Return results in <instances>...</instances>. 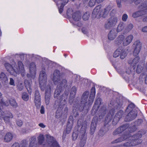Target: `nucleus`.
Returning <instances> with one entry per match:
<instances>
[{
  "label": "nucleus",
  "instance_id": "obj_62",
  "mask_svg": "<svg viewBox=\"0 0 147 147\" xmlns=\"http://www.w3.org/2000/svg\"><path fill=\"white\" fill-rule=\"evenodd\" d=\"M11 147H20V146L18 142H15L13 144Z\"/></svg>",
  "mask_w": 147,
  "mask_h": 147
},
{
  "label": "nucleus",
  "instance_id": "obj_22",
  "mask_svg": "<svg viewBox=\"0 0 147 147\" xmlns=\"http://www.w3.org/2000/svg\"><path fill=\"white\" fill-rule=\"evenodd\" d=\"M72 17L74 20L76 21H79L81 19V13L80 11H76L73 14Z\"/></svg>",
  "mask_w": 147,
  "mask_h": 147
},
{
  "label": "nucleus",
  "instance_id": "obj_36",
  "mask_svg": "<svg viewBox=\"0 0 147 147\" xmlns=\"http://www.w3.org/2000/svg\"><path fill=\"white\" fill-rule=\"evenodd\" d=\"M129 140L128 142L124 143L123 145L124 147H129L130 146H135V144L134 143L131 139Z\"/></svg>",
  "mask_w": 147,
  "mask_h": 147
},
{
  "label": "nucleus",
  "instance_id": "obj_1",
  "mask_svg": "<svg viewBox=\"0 0 147 147\" xmlns=\"http://www.w3.org/2000/svg\"><path fill=\"white\" fill-rule=\"evenodd\" d=\"M95 89L94 87H92L91 90V92L89 96V99L88 101H87L88 96L89 94V92L88 91H85L83 94L82 97V104H84V107L83 108L86 106H91L93 102L94 97L95 96Z\"/></svg>",
  "mask_w": 147,
  "mask_h": 147
},
{
  "label": "nucleus",
  "instance_id": "obj_59",
  "mask_svg": "<svg viewBox=\"0 0 147 147\" xmlns=\"http://www.w3.org/2000/svg\"><path fill=\"white\" fill-rule=\"evenodd\" d=\"M134 105L133 103H131L127 107V109H129L130 108L131 109H133L134 108Z\"/></svg>",
  "mask_w": 147,
  "mask_h": 147
},
{
  "label": "nucleus",
  "instance_id": "obj_52",
  "mask_svg": "<svg viewBox=\"0 0 147 147\" xmlns=\"http://www.w3.org/2000/svg\"><path fill=\"white\" fill-rule=\"evenodd\" d=\"M119 127L117 129L113 132V135H116L122 133Z\"/></svg>",
  "mask_w": 147,
  "mask_h": 147
},
{
  "label": "nucleus",
  "instance_id": "obj_12",
  "mask_svg": "<svg viewBox=\"0 0 147 147\" xmlns=\"http://www.w3.org/2000/svg\"><path fill=\"white\" fill-rule=\"evenodd\" d=\"M51 96V86L50 85L48 84L46 87L45 94V102L47 105H48L49 103Z\"/></svg>",
  "mask_w": 147,
  "mask_h": 147
},
{
  "label": "nucleus",
  "instance_id": "obj_28",
  "mask_svg": "<svg viewBox=\"0 0 147 147\" xmlns=\"http://www.w3.org/2000/svg\"><path fill=\"white\" fill-rule=\"evenodd\" d=\"M38 143L40 145L44 146L45 145V139L44 136L40 134L38 137Z\"/></svg>",
  "mask_w": 147,
  "mask_h": 147
},
{
  "label": "nucleus",
  "instance_id": "obj_64",
  "mask_svg": "<svg viewBox=\"0 0 147 147\" xmlns=\"http://www.w3.org/2000/svg\"><path fill=\"white\" fill-rule=\"evenodd\" d=\"M142 31L144 32H147V26L144 27L142 28Z\"/></svg>",
  "mask_w": 147,
  "mask_h": 147
},
{
  "label": "nucleus",
  "instance_id": "obj_34",
  "mask_svg": "<svg viewBox=\"0 0 147 147\" xmlns=\"http://www.w3.org/2000/svg\"><path fill=\"white\" fill-rule=\"evenodd\" d=\"M46 136L47 138V142L49 145H50L55 140L53 137L47 134L46 135Z\"/></svg>",
  "mask_w": 147,
  "mask_h": 147
},
{
  "label": "nucleus",
  "instance_id": "obj_7",
  "mask_svg": "<svg viewBox=\"0 0 147 147\" xmlns=\"http://www.w3.org/2000/svg\"><path fill=\"white\" fill-rule=\"evenodd\" d=\"M117 18L116 17H112L109 18L105 22L104 27L107 29H109L116 24Z\"/></svg>",
  "mask_w": 147,
  "mask_h": 147
},
{
  "label": "nucleus",
  "instance_id": "obj_63",
  "mask_svg": "<svg viewBox=\"0 0 147 147\" xmlns=\"http://www.w3.org/2000/svg\"><path fill=\"white\" fill-rule=\"evenodd\" d=\"M16 123L18 126L20 127L22 125L23 123L21 120H18L17 121Z\"/></svg>",
  "mask_w": 147,
  "mask_h": 147
},
{
  "label": "nucleus",
  "instance_id": "obj_19",
  "mask_svg": "<svg viewBox=\"0 0 147 147\" xmlns=\"http://www.w3.org/2000/svg\"><path fill=\"white\" fill-rule=\"evenodd\" d=\"M133 38V36L132 35H130L125 38L123 42V46H125L129 45L132 41Z\"/></svg>",
  "mask_w": 147,
  "mask_h": 147
},
{
  "label": "nucleus",
  "instance_id": "obj_31",
  "mask_svg": "<svg viewBox=\"0 0 147 147\" xmlns=\"http://www.w3.org/2000/svg\"><path fill=\"white\" fill-rule=\"evenodd\" d=\"M108 125H105L104 126L100 129L99 131V134L100 136L104 135L105 133L108 130V129L107 127Z\"/></svg>",
  "mask_w": 147,
  "mask_h": 147
},
{
  "label": "nucleus",
  "instance_id": "obj_6",
  "mask_svg": "<svg viewBox=\"0 0 147 147\" xmlns=\"http://www.w3.org/2000/svg\"><path fill=\"white\" fill-rule=\"evenodd\" d=\"M13 117V114L8 112L7 113L3 112L0 109V119H3L4 121L7 123L9 124L10 122V119Z\"/></svg>",
  "mask_w": 147,
  "mask_h": 147
},
{
  "label": "nucleus",
  "instance_id": "obj_35",
  "mask_svg": "<svg viewBox=\"0 0 147 147\" xmlns=\"http://www.w3.org/2000/svg\"><path fill=\"white\" fill-rule=\"evenodd\" d=\"M123 115V111L121 110H120L115 115L114 119H115L116 118H118V119L117 120L118 121L122 117Z\"/></svg>",
  "mask_w": 147,
  "mask_h": 147
},
{
  "label": "nucleus",
  "instance_id": "obj_13",
  "mask_svg": "<svg viewBox=\"0 0 147 147\" xmlns=\"http://www.w3.org/2000/svg\"><path fill=\"white\" fill-rule=\"evenodd\" d=\"M134 45H135V47L133 55L136 56L139 54L140 51L142 47V44L139 40H137L134 42Z\"/></svg>",
  "mask_w": 147,
  "mask_h": 147
},
{
  "label": "nucleus",
  "instance_id": "obj_60",
  "mask_svg": "<svg viewBox=\"0 0 147 147\" xmlns=\"http://www.w3.org/2000/svg\"><path fill=\"white\" fill-rule=\"evenodd\" d=\"M128 17L127 15L126 14H123L122 17V20L123 21H126Z\"/></svg>",
  "mask_w": 147,
  "mask_h": 147
},
{
  "label": "nucleus",
  "instance_id": "obj_5",
  "mask_svg": "<svg viewBox=\"0 0 147 147\" xmlns=\"http://www.w3.org/2000/svg\"><path fill=\"white\" fill-rule=\"evenodd\" d=\"M145 2L139 7L140 9H144L134 13L132 14V17L134 18H137L140 16L146 15L147 13V5Z\"/></svg>",
  "mask_w": 147,
  "mask_h": 147
},
{
  "label": "nucleus",
  "instance_id": "obj_25",
  "mask_svg": "<svg viewBox=\"0 0 147 147\" xmlns=\"http://www.w3.org/2000/svg\"><path fill=\"white\" fill-rule=\"evenodd\" d=\"M13 135L10 132H8L5 134L4 140L5 142H8L11 141L13 139Z\"/></svg>",
  "mask_w": 147,
  "mask_h": 147
},
{
  "label": "nucleus",
  "instance_id": "obj_33",
  "mask_svg": "<svg viewBox=\"0 0 147 147\" xmlns=\"http://www.w3.org/2000/svg\"><path fill=\"white\" fill-rule=\"evenodd\" d=\"M125 23L122 22H120L118 26L117 30V32H119L123 30L125 28Z\"/></svg>",
  "mask_w": 147,
  "mask_h": 147
},
{
  "label": "nucleus",
  "instance_id": "obj_15",
  "mask_svg": "<svg viewBox=\"0 0 147 147\" xmlns=\"http://www.w3.org/2000/svg\"><path fill=\"white\" fill-rule=\"evenodd\" d=\"M97 123V118L96 117H94L92 120L90 126V131L91 134H93L95 131L96 129Z\"/></svg>",
  "mask_w": 147,
  "mask_h": 147
},
{
  "label": "nucleus",
  "instance_id": "obj_37",
  "mask_svg": "<svg viewBox=\"0 0 147 147\" xmlns=\"http://www.w3.org/2000/svg\"><path fill=\"white\" fill-rule=\"evenodd\" d=\"M133 27V25L132 24L130 23L128 24L124 30L125 32H129L132 29Z\"/></svg>",
  "mask_w": 147,
  "mask_h": 147
},
{
  "label": "nucleus",
  "instance_id": "obj_53",
  "mask_svg": "<svg viewBox=\"0 0 147 147\" xmlns=\"http://www.w3.org/2000/svg\"><path fill=\"white\" fill-rule=\"evenodd\" d=\"M71 129L72 127L71 126H69L68 125H67L65 133L67 134H69L70 132Z\"/></svg>",
  "mask_w": 147,
  "mask_h": 147
},
{
  "label": "nucleus",
  "instance_id": "obj_11",
  "mask_svg": "<svg viewBox=\"0 0 147 147\" xmlns=\"http://www.w3.org/2000/svg\"><path fill=\"white\" fill-rule=\"evenodd\" d=\"M61 78L62 75L60 73L59 71L57 69L55 70L53 76V80L54 84H57Z\"/></svg>",
  "mask_w": 147,
  "mask_h": 147
},
{
  "label": "nucleus",
  "instance_id": "obj_26",
  "mask_svg": "<svg viewBox=\"0 0 147 147\" xmlns=\"http://www.w3.org/2000/svg\"><path fill=\"white\" fill-rule=\"evenodd\" d=\"M125 36L123 35L119 36L115 40V43L118 45H119L123 42L124 40Z\"/></svg>",
  "mask_w": 147,
  "mask_h": 147
},
{
  "label": "nucleus",
  "instance_id": "obj_44",
  "mask_svg": "<svg viewBox=\"0 0 147 147\" xmlns=\"http://www.w3.org/2000/svg\"><path fill=\"white\" fill-rule=\"evenodd\" d=\"M89 13L88 12H86L83 15L82 18L84 20H87L89 18Z\"/></svg>",
  "mask_w": 147,
  "mask_h": 147
},
{
  "label": "nucleus",
  "instance_id": "obj_40",
  "mask_svg": "<svg viewBox=\"0 0 147 147\" xmlns=\"http://www.w3.org/2000/svg\"><path fill=\"white\" fill-rule=\"evenodd\" d=\"M34 102L37 108H39L41 105V99L34 98Z\"/></svg>",
  "mask_w": 147,
  "mask_h": 147
},
{
  "label": "nucleus",
  "instance_id": "obj_8",
  "mask_svg": "<svg viewBox=\"0 0 147 147\" xmlns=\"http://www.w3.org/2000/svg\"><path fill=\"white\" fill-rule=\"evenodd\" d=\"M127 55V54L125 51L119 47L114 52L113 57L116 58L120 55V58L123 59L126 57Z\"/></svg>",
  "mask_w": 147,
  "mask_h": 147
},
{
  "label": "nucleus",
  "instance_id": "obj_29",
  "mask_svg": "<svg viewBox=\"0 0 147 147\" xmlns=\"http://www.w3.org/2000/svg\"><path fill=\"white\" fill-rule=\"evenodd\" d=\"M18 67L17 68V71H20L21 72L24 73V68L22 62L20 61L18 62Z\"/></svg>",
  "mask_w": 147,
  "mask_h": 147
},
{
  "label": "nucleus",
  "instance_id": "obj_16",
  "mask_svg": "<svg viewBox=\"0 0 147 147\" xmlns=\"http://www.w3.org/2000/svg\"><path fill=\"white\" fill-rule=\"evenodd\" d=\"M140 60V57L137 56L134 59L130 58L129 59L128 62L131 66L134 67L139 62Z\"/></svg>",
  "mask_w": 147,
  "mask_h": 147
},
{
  "label": "nucleus",
  "instance_id": "obj_18",
  "mask_svg": "<svg viewBox=\"0 0 147 147\" xmlns=\"http://www.w3.org/2000/svg\"><path fill=\"white\" fill-rule=\"evenodd\" d=\"M4 66L10 74L13 75H14L16 71L13 69L12 66L7 63H6L4 64Z\"/></svg>",
  "mask_w": 147,
  "mask_h": 147
},
{
  "label": "nucleus",
  "instance_id": "obj_38",
  "mask_svg": "<svg viewBox=\"0 0 147 147\" xmlns=\"http://www.w3.org/2000/svg\"><path fill=\"white\" fill-rule=\"evenodd\" d=\"M0 78L1 80L5 82H7L8 79L5 74L3 72H1L0 74Z\"/></svg>",
  "mask_w": 147,
  "mask_h": 147
},
{
  "label": "nucleus",
  "instance_id": "obj_48",
  "mask_svg": "<svg viewBox=\"0 0 147 147\" xmlns=\"http://www.w3.org/2000/svg\"><path fill=\"white\" fill-rule=\"evenodd\" d=\"M28 144L27 140H24L22 141L21 145L22 147H27Z\"/></svg>",
  "mask_w": 147,
  "mask_h": 147
},
{
  "label": "nucleus",
  "instance_id": "obj_20",
  "mask_svg": "<svg viewBox=\"0 0 147 147\" xmlns=\"http://www.w3.org/2000/svg\"><path fill=\"white\" fill-rule=\"evenodd\" d=\"M30 72L31 75L34 76L36 74V65L34 63H32L30 64Z\"/></svg>",
  "mask_w": 147,
  "mask_h": 147
},
{
  "label": "nucleus",
  "instance_id": "obj_50",
  "mask_svg": "<svg viewBox=\"0 0 147 147\" xmlns=\"http://www.w3.org/2000/svg\"><path fill=\"white\" fill-rule=\"evenodd\" d=\"M96 1V0H90L89 2V5L90 7L94 6L95 5Z\"/></svg>",
  "mask_w": 147,
  "mask_h": 147
},
{
  "label": "nucleus",
  "instance_id": "obj_45",
  "mask_svg": "<svg viewBox=\"0 0 147 147\" xmlns=\"http://www.w3.org/2000/svg\"><path fill=\"white\" fill-rule=\"evenodd\" d=\"M22 98L25 101H27L29 99V96L28 94L26 92L23 93Z\"/></svg>",
  "mask_w": 147,
  "mask_h": 147
},
{
  "label": "nucleus",
  "instance_id": "obj_49",
  "mask_svg": "<svg viewBox=\"0 0 147 147\" xmlns=\"http://www.w3.org/2000/svg\"><path fill=\"white\" fill-rule=\"evenodd\" d=\"M10 103L11 105L14 107H16L18 106L17 104L14 100H10Z\"/></svg>",
  "mask_w": 147,
  "mask_h": 147
},
{
  "label": "nucleus",
  "instance_id": "obj_2",
  "mask_svg": "<svg viewBox=\"0 0 147 147\" xmlns=\"http://www.w3.org/2000/svg\"><path fill=\"white\" fill-rule=\"evenodd\" d=\"M110 106L112 107V109L108 113L107 117L105 119V122L107 124L110 122L112 119L114 115L115 110L118 109L121 107L120 104H118L115 101H111Z\"/></svg>",
  "mask_w": 147,
  "mask_h": 147
},
{
  "label": "nucleus",
  "instance_id": "obj_30",
  "mask_svg": "<svg viewBox=\"0 0 147 147\" xmlns=\"http://www.w3.org/2000/svg\"><path fill=\"white\" fill-rule=\"evenodd\" d=\"M63 90L59 88V86H57V87L55 91L54 94V98H57Z\"/></svg>",
  "mask_w": 147,
  "mask_h": 147
},
{
  "label": "nucleus",
  "instance_id": "obj_4",
  "mask_svg": "<svg viewBox=\"0 0 147 147\" xmlns=\"http://www.w3.org/2000/svg\"><path fill=\"white\" fill-rule=\"evenodd\" d=\"M39 84L41 90L44 91L45 88L47 80V75L45 71H40L39 78Z\"/></svg>",
  "mask_w": 147,
  "mask_h": 147
},
{
  "label": "nucleus",
  "instance_id": "obj_43",
  "mask_svg": "<svg viewBox=\"0 0 147 147\" xmlns=\"http://www.w3.org/2000/svg\"><path fill=\"white\" fill-rule=\"evenodd\" d=\"M129 126V125L127 124H125L124 125H122L121 126L119 127L120 129H121V131L122 132H123Z\"/></svg>",
  "mask_w": 147,
  "mask_h": 147
},
{
  "label": "nucleus",
  "instance_id": "obj_57",
  "mask_svg": "<svg viewBox=\"0 0 147 147\" xmlns=\"http://www.w3.org/2000/svg\"><path fill=\"white\" fill-rule=\"evenodd\" d=\"M143 122V121L141 119H139L136 121V125L139 126Z\"/></svg>",
  "mask_w": 147,
  "mask_h": 147
},
{
  "label": "nucleus",
  "instance_id": "obj_17",
  "mask_svg": "<svg viewBox=\"0 0 147 147\" xmlns=\"http://www.w3.org/2000/svg\"><path fill=\"white\" fill-rule=\"evenodd\" d=\"M24 84L28 93L31 94L32 92L31 81L30 80H25L24 81Z\"/></svg>",
  "mask_w": 147,
  "mask_h": 147
},
{
  "label": "nucleus",
  "instance_id": "obj_9",
  "mask_svg": "<svg viewBox=\"0 0 147 147\" xmlns=\"http://www.w3.org/2000/svg\"><path fill=\"white\" fill-rule=\"evenodd\" d=\"M102 11L101 5H98L94 9L92 13V17L94 18H99L102 14Z\"/></svg>",
  "mask_w": 147,
  "mask_h": 147
},
{
  "label": "nucleus",
  "instance_id": "obj_54",
  "mask_svg": "<svg viewBox=\"0 0 147 147\" xmlns=\"http://www.w3.org/2000/svg\"><path fill=\"white\" fill-rule=\"evenodd\" d=\"M9 84L13 86H15L14 80L13 78H9Z\"/></svg>",
  "mask_w": 147,
  "mask_h": 147
},
{
  "label": "nucleus",
  "instance_id": "obj_41",
  "mask_svg": "<svg viewBox=\"0 0 147 147\" xmlns=\"http://www.w3.org/2000/svg\"><path fill=\"white\" fill-rule=\"evenodd\" d=\"M76 90L77 89L76 87L75 86H73L71 89V91L70 93V96H75Z\"/></svg>",
  "mask_w": 147,
  "mask_h": 147
},
{
  "label": "nucleus",
  "instance_id": "obj_55",
  "mask_svg": "<svg viewBox=\"0 0 147 147\" xmlns=\"http://www.w3.org/2000/svg\"><path fill=\"white\" fill-rule=\"evenodd\" d=\"M0 105H1L2 106H7L8 105V103L7 102H4L3 100L1 99L0 101Z\"/></svg>",
  "mask_w": 147,
  "mask_h": 147
},
{
  "label": "nucleus",
  "instance_id": "obj_10",
  "mask_svg": "<svg viewBox=\"0 0 147 147\" xmlns=\"http://www.w3.org/2000/svg\"><path fill=\"white\" fill-rule=\"evenodd\" d=\"M142 137L141 133L138 132L130 137V139H131L135 145H137L141 143L142 140L140 138Z\"/></svg>",
  "mask_w": 147,
  "mask_h": 147
},
{
  "label": "nucleus",
  "instance_id": "obj_47",
  "mask_svg": "<svg viewBox=\"0 0 147 147\" xmlns=\"http://www.w3.org/2000/svg\"><path fill=\"white\" fill-rule=\"evenodd\" d=\"M106 108L105 106H103L100 109V111L101 112V116L104 115L106 113Z\"/></svg>",
  "mask_w": 147,
  "mask_h": 147
},
{
  "label": "nucleus",
  "instance_id": "obj_46",
  "mask_svg": "<svg viewBox=\"0 0 147 147\" xmlns=\"http://www.w3.org/2000/svg\"><path fill=\"white\" fill-rule=\"evenodd\" d=\"M34 98L41 99L39 91L37 90H36L35 92Z\"/></svg>",
  "mask_w": 147,
  "mask_h": 147
},
{
  "label": "nucleus",
  "instance_id": "obj_58",
  "mask_svg": "<svg viewBox=\"0 0 147 147\" xmlns=\"http://www.w3.org/2000/svg\"><path fill=\"white\" fill-rule=\"evenodd\" d=\"M75 96H70L69 99V103L70 105H71L74 101V98Z\"/></svg>",
  "mask_w": 147,
  "mask_h": 147
},
{
  "label": "nucleus",
  "instance_id": "obj_27",
  "mask_svg": "<svg viewBox=\"0 0 147 147\" xmlns=\"http://www.w3.org/2000/svg\"><path fill=\"white\" fill-rule=\"evenodd\" d=\"M58 84L57 86H59V88L63 90L65 87L67 86V81L66 79H63L62 81L58 82Z\"/></svg>",
  "mask_w": 147,
  "mask_h": 147
},
{
  "label": "nucleus",
  "instance_id": "obj_42",
  "mask_svg": "<svg viewBox=\"0 0 147 147\" xmlns=\"http://www.w3.org/2000/svg\"><path fill=\"white\" fill-rule=\"evenodd\" d=\"M49 146L50 147H60L59 145L55 140Z\"/></svg>",
  "mask_w": 147,
  "mask_h": 147
},
{
  "label": "nucleus",
  "instance_id": "obj_32",
  "mask_svg": "<svg viewBox=\"0 0 147 147\" xmlns=\"http://www.w3.org/2000/svg\"><path fill=\"white\" fill-rule=\"evenodd\" d=\"M127 138V137L126 136H122L113 141L112 143L114 144L121 142L126 139Z\"/></svg>",
  "mask_w": 147,
  "mask_h": 147
},
{
  "label": "nucleus",
  "instance_id": "obj_51",
  "mask_svg": "<svg viewBox=\"0 0 147 147\" xmlns=\"http://www.w3.org/2000/svg\"><path fill=\"white\" fill-rule=\"evenodd\" d=\"M18 89L20 91H22L24 88V86L22 83H20L17 86Z\"/></svg>",
  "mask_w": 147,
  "mask_h": 147
},
{
  "label": "nucleus",
  "instance_id": "obj_21",
  "mask_svg": "<svg viewBox=\"0 0 147 147\" xmlns=\"http://www.w3.org/2000/svg\"><path fill=\"white\" fill-rule=\"evenodd\" d=\"M30 142L28 147H37V144L36 141V138L34 136L32 137L29 139Z\"/></svg>",
  "mask_w": 147,
  "mask_h": 147
},
{
  "label": "nucleus",
  "instance_id": "obj_3",
  "mask_svg": "<svg viewBox=\"0 0 147 147\" xmlns=\"http://www.w3.org/2000/svg\"><path fill=\"white\" fill-rule=\"evenodd\" d=\"M68 94V92L63 94L61 97H59V107L56 111V113H61V112L63 109V106L66 103V100Z\"/></svg>",
  "mask_w": 147,
  "mask_h": 147
},
{
  "label": "nucleus",
  "instance_id": "obj_23",
  "mask_svg": "<svg viewBox=\"0 0 147 147\" xmlns=\"http://www.w3.org/2000/svg\"><path fill=\"white\" fill-rule=\"evenodd\" d=\"M85 131L84 130L83 132H82V135L81 136H80L79 138H80V147H83L84 146L85 144L86 143V138L84 137V133Z\"/></svg>",
  "mask_w": 147,
  "mask_h": 147
},
{
  "label": "nucleus",
  "instance_id": "obj_14",
  "mask_svg": "<svg viewBox=\"0 0 147 147\" xmlns=\"http://www.w3.org/2000/svg\"><path fill=\"white\" fill-rule=\"evenodd\" d=\"M137 115V113L133 111H131L126 116L125 118V121H131L135 119Z\"/></svg>",
  "mask_w": 147,
  "mask_h": 147
},
{
  "label": "nucleus",
  "instance_id": "obj_24",
  "mask_svg": "<svg viewBox=\"0 0 147 147\" xmlns=\"http://www.w3.org/2000/svg\"><path fill=\"white\" fill-rule=\"evenodd\" d=\"M115 29L111 30L108 34V39L110 40H114L116 36V33Z\"/></svg>",
  "mask_w": 147,
  "mask_h": 147
},
{
  "label": "nucleus",
  "instance_id": "obj_61",
  "mask_svg": "<svg viewBox=\"0 0 147 147\" xmlns=\"http://www.w3.org/2000/svg\"><path fill=\"white\" fill-rule=\"evenodd\" d=\"M78 137V134L74 133L73 132L72 135V139L73 140H76Z\"/></svg>",
  "mask_w": 147,
  "mask_h": 147
},
{
  "label": "nucleus",
  "instance_id": "obj_39",
  "mask_svg": "<svg viewBox=\"0 0 147 147\" xmlns=\"http://www.w3.org/2000/svg\"><path fill=\"white\" fill-rule=\"evenodd\" d=\"M144 67V64H139L138 65L136 69V72L138 74H139L142 72Z\"/></svg>",
  "mask_w": 147,
  "mask_h": 147
},
{
  "label": "nucleus",
  "instance_id": "obj_56",
  "mask_svg": "<svg viewBox=\"0 0 147 147\" xmlns=\"http://www.w3.org/2000/svg\"><path fill=\"white\" fill-rule=\"evenodd\" d=\"M101 103V99L100 98H98L95 102V104L97 105V107L100 105Z\"/></svg>",
  "mask_w": 147,
  "mask_h": 147
}]
</instances>
